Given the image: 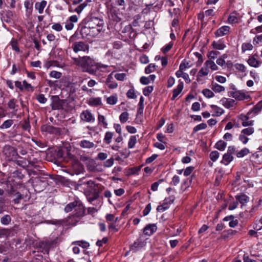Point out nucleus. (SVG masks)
<instances>
[{
	"mask_svg": "<svg viewBox=\"0 0 262 262\" xmlns=\"http://www.w3.org/2000/svg\"><path fill=\"white\" fill-rule=\"evenodd\" d=\"M184 84L182 81H180L177 87L173 91V95L171 99L174 100L182 91Z\"/></svg>",
	"mask_w": 262,
	"mask_h": 262,
	"instance_id": "obj_16",
	"label": "nucleus"
},
{
	"mask_svg": "<svg viewBox=\"0 0 262 262\" xmlns=\"http://www.w3.org/2000/svg\"><path fill=\"white\" fill-rule=\"evenodd\" d=\"M261 109L262 101H260L248 112V115H251L252 117H254L261 111Z\"/></svg>",
	"mask_w": 262,
	"mask_h": 262,
	"instance_id": "obj_10",
	"label": "nucleus"
},
{
	"mask_svg": "<svg viewBox=\"0 0 262 262\" xmlns=\"http://www.w3.org/2000/svg\"><path fill=\"white\" fill-rule=\"evenodd\" d=\"M47 2L46 1H42L40 2H37L35 5V8L38 10L39 14L43 13V10L47 5Z\"/></svg>",
	"mask_w": 262,
	"mask_h": 262,
	"instance_id": "obj_18",
	"label": "nucleus"
},
{
	"mask_svg": "<svg viewBox=\"0 0 262 262\" xmlns=\"http://www.w3.org/2000/svg\"><path fill=\"white\" fill-rule=\"evenodd\" d=\"M256 56H257V55L254 54L249 58L247 62L250 66L254 68H258L261 64V62L256 59Z\"/></svg>",
	"mask_w": 262,
	"mask_h": 262,
	"instance_id": "obj_13",
	"label": "nucleus"
},
{
	"mask_svg": "<svg viewBox=\"0 0 262 262\" xmlns=\"http://www.w3.org/2000/svg\"><path fill=\"white\" fill-rule=\"evenodd\" d=\"M145 242L138 239L131 246L130 250L136 252L145 247Z\"/></svg>",
	"mask_w": 262,
	"mask_h": 262,
	"instance_id": "obj_8",
	"label": "nucleus"
},
{
	"mask_svg": "<svg viewBox=\"0 0 262 262\" xmlns=\"http://www.w3.org/2000/svg\"><path fill=\"white\" fill-rule=\"evenodd\" d=\"M211 89L215 93H220L225 90V88L216 83H212Z\"/></svg>",
	"mask_w": 262,
	"mask_h": 262,
	"instance_id": "obj_24",
	"label": "nucleus"
},
{
	"mask_svg": "<svg viewBox=\"0 0 262 262\" xmlns=\"http://www.w3.org/2000/svg\"><path fill=\"white\" fill-rule=\"evenodd\" d=\"M253 117L251 115H248V113L246 115L241 114L239 116V119L242 121V124L243 126H252L254 124V121L250 120V118Z\"/></svg>",
	"mask_w": 262,
	"mask_h": 262,
	"instance_id": "obj_7",
	"label": "nucleus"
},
{
	"mask_svg": "<svg viewBox=\"0 0 262 262\" xmlns=\"http://www.w3.org/2000/svg\"><path fill=\"white\" fill-rule=\"evenodd\" d=\"M191 67V65L189 62L186 61V60H184L180 65V69L183 70L185 71L186 69L189 68Z\"/></svg>",
	"mask_w": 262,
	"mask_h": 262,
	"instance_id": "obj_43",
	"label": "nucleus"
},
{
	"mask_svg": "<svg viewBox=\"0 0 262 262\" xmlns=\"http://www.w3.org/2000/svg\"><path fill=\"white\" fill-rule=\"evenodd\" d=\"M3 153L10 160L15 159L18 156L17 150L10 145H6L4 147Z\"/></svg>",
	"mask_w": 262,
	"mask_h": 262,
	"instance_id": "obj_3",
	"label": "nucleus"
},
{
	"mask_svg": "<svg viewBox=\"0 0 262 262\" xmlns=\"http://www.w3.org/2000/svg\"><path fill=\"white\" fill-rule=\"evenodd\" d=\"M126 76L125 73H117L115 75V77L118 80L123 81Z\"/></svg>",
	"mask_w": 262,
	"mask_h": 262,
	"instance_id": "obj_58",
	"label": "nucleus"
},
{
	"mask_svg": "<svg viewBox=\"0 0 262 262\" xmlns=\"http://www.w3.org/2000/svg\"><path fill=\"white\" fill-rule=\"evenodd\" d=\"M239 140L243 144H246L249 140V138L246 137V135H245L243 133H241L239 136Z\"/></svg>",
	"mask_w": 262,
	"mask_h": 262,
	"instance_id": "obj_53",
	"label": "nucleus"
},
{
	"mask_svg": "<svg viewBox=\"0 0 262 262\" xmlns=\"http://www.w3.org/2000/svg\"><path fill=\"white\" fill-rule=\"evenodd\" d=\"M234 68L236 70L241 71L242 72H245L246 71V67L242 63H236L234 64Z\"/></svg>",
	"mask_w": 262,
	"mask_h": 262,
	"instance_id": "obj_50",
	"label": "nucleus"
},
{
	"mask_svg": "<svg viewBox=\"0 0 262 262\" xmlns=\"http://www.w3.org/2000/svg\"><path fill=\"white\" fill-rule=\"evenodd\" d=\"M41 130L43 132L53 134L56 135H60L61 132L59 128L48 124L43 125L41 127Z\"/></svg>",
	"mask_w": 262,
	"mask_h": 262,
	"instance_id": "obj_4",
	"label": "nucleus"
},
{
	"mask_svg": "<svg viewBox=\"0 0 262 262\" xmlns=\"http://www.w3.org/2000/svg\"><path fill=\"white\" fill-rule=\"evenodd\" d=\"M15 198L13 199V201L15 204H18L20 202V200L23 199L22 195L19 192H17L14 194Z\"/></svg>",
	"mask_w": 262,
	"mask_h": 262,
	"instance_id": "obj_48",
	"label": "nucleus"
},
{
	"mask_svg": "<svg viewBox=\"0 0 262 262\" xmlns=\"http://www.w3.org/2000/svg\"><path fill=\"white\" fill-rule=\"evenodd\" d=\"M81 218V217L79 216L78 217L77 216V215L74 214L72 216H70L69 218V219L68 220V222L69 223V224L72 226H75L76 225L77 223H78L80 221Z\"/></svg>",
	"mask_w": 262,
	"mask_h": 262,
	"instance_id": "obj_25",
	"label": "nucleus"
},
{
	"mask_svg": "<svg viewBox=\"0 0 262 262\" xmlns=\"http://www.w3.org/2000/svg\"><path fill=\"white\" fill-rule=\"evenodd\" d=\"M227 57L226 54H223L221 57L217 59L216 63L219 66H224L225 64V58H227Z\"/></svg>",
	"mask_w": 262,
	"mask_h": 262,
	"instance_id": "obj_46",
	"label": "nucleus"
},
{
	"mask_svg": "<svg viewBox=\"0 0 262 262\" xmlns=\"http://www.w3.org/2000/svg\"><path fill=\"white\" fill-rule=\"evenodd\" d=\"M203 95L208 98H210L214 96V93L209 89H206L203 91Z\"/></svg>",
	"mask_w": 262,
	"mask_h": 262,
	"instance_id": "obj_39",
	"label": "nucleus"
},
{
	"mask_svg": "<svg viewBox=\"0 0 262 262\" xmlns=\"http://www.w3.org/2000/svg\"><path fill=\"white\" fill-rule=\"evenodd\" d=\"M11 221V217L8 214H6V215H4L1 219V223L4 225H8V224H10Z\"/></svg>",
	"mask_w": 262,
	"mask_h": 262,
	"instance_id": "obj_32",
	"label": "nucleus"
},
{
	"mask_svg": "<svg viewBox=\"0 0 262 262\" xmlns=\"http://www.w3.org/2000/svg\"><path fill=\"white\" fill-rule=\"evenodd\" d=\"M80 119L84 122L92 123L95 120L94 115L89 110L83 111L80 114Z\"/></svg>",
	"mask_w": 262,
	"mask_h": 262,
	"instance_id": "obj_6",
	"label": "nucleus"
},
{
	"mask_svg": "<svg viewBox=\"0 0 262 262\" xmlns=\"http://www.w3.org/2000/svg\"><path fill=\"white\" fill-rule=\"evenodd\" d=\"M75 213L74 214L77 215V216H79L82 217L84 214V206L78 201V204L75 208Z\"/></svg>",
	"mask_w": 262,
	"mask_h": 262,
	"instance_id": "obj_15",
	"label": "nucleus"
},
{
	"mask_svg": "<svg viewBox=\"0 0 262 262\" xmlns=\"http://www.w3.org/2000/svg\"><path fill=\"white\" fill-rule=\"evenodd\" d=\"M194 169V167L192 166H189L187 167L184 172V174L185 176H189Z\"/></svg>",
	"mask_w": 262,
	"mask_h": 262,
	"instance_id": "obj_62",
	"label": "nucleus"
},
{
	"mask_svg": "<svg viewBox=\"0 0 262 262\" xmlns=\"http://www.w3.org/2000/svg\"><path fill=\"white\" fill-rule=\"evenodd\" d=\"M62 74L60 72L56 71H52L50 73V76L51 77L59 79L61 77Z\"/></svg>",
	"mask_w": 262,
	"mask_h": 262,
	"instance_id": "obj_49",
	"label": "nucleus"
},
{
	"mask_svg": "<svg viewBox=\"0 0 262 262\" xmlns=\"http://www.w3.org/2000/svg\"><path fill=\"white\" fill-rule=\"evenodd\" d=\"M52 107L53 110H59L62 108V101L57 96H54L52 98Z\"/></svg>",
	"mask_w": 262,
	"mask_h": 262,
	"instance_id": "obj_11",
	"label": "nucleus"
},
{
	"mask_svg": "<svg viewBox=\"0 0 262 262\" xmlns=\"http://www.w3.org/2000/svg\"><path fill=\"white\" fill-rule=\"evenodd\" d=\"M253 228L255 230L257 231L260 230L262 229V218H261L258 222L256 223L254 226Z\"/></svg>",
	"mask_w": 262,
	"mask_h": 262,
	"instance_id": "obj_52",
	"label": "nucleus"
},
{
	"mask_svg": "<svg viewBox=\"0 0 262 262\" xmlns=\"http://www.w3.org/2000/svg\"><path fill=\"white\" fill-rule=\"evenodd\" d=\"M153 90H154L153 86H147L143 90V93L144 96H147L152 92Z\"/></svg>",
	"mask_w": 262,
	"mask_h": 262,
	"instance_id": "obj_47",
	"label": "nucleus"
},
{
	"mask_svg": "<svg viewBox=\"0 0 262 262\" xmlns=\"http://www.w3.org/2000/svg\"><path fill=\"white\" fill-rule=\"evenodd\" d=\"M204 66H205L206 67H207L208 69L209 68L211 69L213 71H215L218 69L217 66L216 65V64L213 62V61L211 60H207L205 63Z\"/></svg>",
	"mask_w": 262,
	"mask_h": 262,
	"instance_id": "obj_26",
	"label": "nucleus"
},
{
	"mask_svg": "<svg viewBox=\"0 0 262 262\" xmlns=\"http://www.w3.org/2000/svg\"><path fill=\"white\" fill-rule=\"evenodd\" d=\"M113 135V133L111 132H107L105 134L104 142L107 144H110L112 141Z\"/></svg>",
	"mask_w": 262,
	"mask_h": 262,
	"instance_id": "obj_31",
	"label": "nucleus"
},
{
	"mask_svg": "<svg viewBox=\"0 0 262 262\" xmlns=\"http://www.w3.org/2000/svg\"><path fill=\"white\" fill-rule=\"evenodd\" d=\"M230 28L228 26H223L217 29L215 34L217 36H222L227 34L229 31Z\"/></svg>",
	"mask_w": 262,
	"mask_h": 262,
	"instance_id": "obj_17",
	"label": "nucleus"
},
{
	"mask_svg": "<svg viewBox=\"0 0 262 262\" xmlns=\"http://www.w3.org/2000/svg\"><path fill=\"white\" fill-rule=\"evenodd\" d=\"M37 100L41 103H45L47 101V99L43 94H39L37 96Z\"/></svg>",
	"mask_w": 262,
	"mask_h": 262,
	"instance_id": "obj_61",
	"label": "nucleus"
},
{
	"mask_svg": "<svg viewBox=\"0 0 262 262\" xmlns=\"http://www.w3.org/2000/svg\"><path fill=\"white\" fill-rule=\"evenodd\" d=\"M241 132L246 136H250L254 133V128L250 126L248 128L243 129Z\"/></svg>",
	"mask_w": 262,
	"mask_h": 262,
	"instance_id": "obj_36",
	"label": "nucleus"
},
{
	"mask_svg": "<svg viewBox=\"0 0 262 262\" xmlns=\"http://www.w3.org/2000/svg\"><path fill=\"white\" fill-rule=\"evenodd\" d=\"M253 46L250 43H243L242 45V50L243 51L251 50Z\"/></svg>",
	"mask_w": 262,
	"mask_h": 262,
	"instance_id": "obj_59",
	"label": "nucleus"
},
{
	"mask_svg": "<svg viewBox=\"0 0 262 262\" xmlns=\"http://www.w3.org/2000/svg\"><path fill=\"white\" fill-rule=\"evenodd\" d=\"M117 97L116 96H111L107 98V103L111 105H114L117 103Z\"/></svg>",
	"mask_w": 262,
	"mask_h": 262,
	"instance_id": "obj_44",
	"label": "nucleus"
},
{
	"mask_svg": "<svg viewBox=\"0 0 262 262\" xmlns=\"http://www.w3.org/2000/svg\"><path fill=\"white\" fill-rule=\"evenodd\" d=\"M126 96L128 98L133 99L136 97L134 90L133 89H130L126 93Z\"/></svg>",
	"mask_w": 262,
	"mask_h": 262,
	"instance_id": "obj_60",
	"label": "nucleus"
},
{
	"mask_svg": "<svg viewBox=\"0 0 262 262\" xmlns=\"http://www.w3.org/2000/svg\"><path fill=\"white\" fill-rule=\"evenodd\" d=\"M168 208V206L165 203L163 205H159L157 208L158 211H164Z\"/></svg>",
	"mask_w": 262,
	"mask_h": 262,
	"instance_id": "obj_63",
	"label": "nucleus"
},
{
	"mask_svg": "<svg viewBox=\"0 0 262 262\" xmlns=\"http://www.w3.org/2000/svg\"><path fill=\"white\" fill-rule=\"evenodd\" d=\"M220 156V153L217 151H213L210 154V159L213 161L215 162L217 160Z\"/></svg>",
	"mask_w": 262,
	"mask_h": 262,
	"instance_id": "obj_41",
	"label": "nucleus"
},
{
	"mask_svg": "<svg viewBox=\"0 0 262 262\" xmlns=\"http://www.w3.org/2000/svg\"><path fill=\"white\" fill-rule=\"evenodd\" d=\"M13 121L11 119L6 120L0 126V128L2 129H7L11 127V126L13 124Z\"/></svg>",
	"mask_w": 262,
	"mask_h": 262,
	"instance_id": "obj_35",
	"label": "nucleus"
},
{
	"mask_svg": "<svg viewBox=\"0 0 262 262\" xmlns=\"http://www.w3.org/2000/svg\"><path fill=\"white\" fill-rule=\"evenodd\" d=\"M98 120L99 123H102L103 126L104 128H107L108 124L107 122L105 121V118L104 116L99 115L98 117Z\"/></svg>",
	"mask_w": 262,
	"mask_h": 262,
	"instance_id": "obj_42",
	"label": "nucleus"
},
{
	"mask_svg": "<svg viewBox=\"0 0 262 262\" xmlns=\"http://www.w3.org/2000/svg\"><path fill=\"white\" fill-rule=\"evenodd\" d=\"M79 145L82 148H91L94 146V144L93 142L86 140H82L80 142Z\"/></svg>",
	"mask_w": 262,
	"mask_h": 262,
	"instance_id": "obj_23",
	"label": "nucleus"
},
{
	"mask_svg": "<svg viewBox=\"0 0 262 262\" xmlns=\"http://www.w3.org/2000/svg\"><path fill=\"white\" fill-rule=\"evenodd\" d=\"M209 72V69H208L207 67H206L205 66H204L203 67H202L201 70L199 71L197 77L198 79L200 77H202L204 76H206L208 74Z\"/></svg>",
	"mask_w": 262,
	"mask_h": 262,
	"instance_id": "obj_29",
	"label": "nucleus"
},
{
	"mask_svg": "<svg viewBox=\"0 0 262 262\" xmlns=\"http://www.w3.org/2000/svg\"><path fill=\"white\" fill-rule=\"evenodd\" d=\"M173 43L170 42L167 45H166L162 49V51L164 53H166L168 52L172 47Z\"/></svg>",
	"mask_w": 262,
	"mask_h": 262,
	"instance_id": "obj_54",
	"label": "nucleus"
},
{
	"mask_svg": "<svg viewBox=\"0 0 262 262\" xmlns=\"http://www.w3.org/2000/svg\"><path fill=\"white\" fill-rule=\"evenodd\" d=\"M207 126V124L204 123L198 124L193 128L192 133L194 134L200 130L205 129Z\"/></svg>",
	"mask_w": 262,
	"mask_h": 262,
	"instance_id": "obj_34",
	"label": "nucleus"
},
{
	"mask_svg": "<svg viewBox=\"0 0 262 262\" xmlns=\"http://www.w3.org/2000/svg\"><path fill=\"white\" fill-rule=\"evenodd\" d=\"M72 49L75 53L79 51H85L88 50L89 46L82 41L75 42L73 43Z\"/></svg>",
	"mask_w": 262,
	"mask_h": 262,
	"instance_id": "obj_5",
	"label": "nucleus"
},
{
	"mask_svg": "<svg viewBox=\"0 0 262 262\" xmlns=\"http://www.w3.org/2000/svg\"><path fill=\"white\" fill-rule=\"evenodd\" d=\"M113 73L112 72L107 76L105 81V84L111 89H116L118 86V84L114 80Z\"/></svg>",
	"mask_w": 262,
	"mask_h": 262,
	"instance_id": "obj_9",
	"label": "nucleus"
},
{
	"mask_svg": "<svg viewBox=\"0 0 262 262\" xmlns=\"http://www.w3.org/2000/svg\"><path fill=\"white\" fill-rule=\"evenodd\" d=\"M88 25V26H85L81 29L82 33H85L86 35L90 34L91 24L89 23Z\"/></svg>",
	"mask_w": 262,
	"mask_h": 262,
	"instance_id": "obj_57",
	"label": "nucleus"
},
{
	"mask_svg": "<svg viewBox=\"0 0 262 262\" xmlns=\"http://www.w3.org/2000/svg\"><path fill=\"white\" fill-rule=\"evenodd\" d=\"M75 61L77 65L82 69L83 72H87L91 75H95L98 70L102 71L101 69H106L108 67L107 65L97 62L88 56L75 59Z\"/></svg>",
	"mask_w": 262,
	"mask_h": 262,
	"instance_id": "obj_1",
	"label": "nucleus"
},
{
	"mask_svg": "<svg viewBox=\"0 0 262 262\" xmlns=\"http://www.w3.org/2000/svg\"><path fill=\"white\" fill-rule=\"evenodd\" d=\"M230 96L239 101L248 99L250 98L249 95L244 91L237 90L234 88L230 92Z\"/></svg>",
	"mask_w": 262,
	"mask_h": 262,
	"instance_id": "obj_2",
	"label": "nucleus"
},
{
	"mask_svg": "<svg viewBox=\"0 0 262 262\" xmlns=\"http://www.w3.org/2000/svg\"><path fill=\"white\" fill-rule=\"evenodd\" d=\"M211 107L215 113V115H212V116L216 115L219 116L224 113V110L216 105H211Z\"/></svg>",
	"mask_w": 262,
	"mask_h": 262,
	"instance_id": "obj_30",
	"label": "nucleus"
},
{
	"mask_svg": "<svg viewBox=\"0 0 262 262\" xmlns=\"http://www.w3.org/2000/svg\"><path fill=\"white\" fill-rule=\"evenodd\" d=\"M72 244L77 245L82 247L83 248H87L90 246L89 243L84 241H75L73 242Z\"/></svg>",
	"mask_w": 262,
	"mask_h": 262,
	"instance_id": "obj_33",
	"label": "nucleus"
},
{
	"mask_svg": "<svg viewBox=\"0 0 262 262\" xmlns=\"http://www.w3.org/2000/svg\"><path fill=\"white\" fill-rule=\"evenodd\" d=\"M249 153V150L247 148L242 149L236 153V156L238 158H242Z\"/></svg>",
	"mask_w": 262,
	"mask_h": 262,
	"instance_id": "obj_37",
	"label": "nucleus"
},
{
	"mask_svg": "<svg viewBox=\"0 0 262 262\" xmlns=\"http://www.w3.org/2000/svg\"><path fill=\"white\" fill-rule=\"evenodd\" d=\"M78 204V201H75L73 202L70 203L66 205L64 208V211L66 212H69L71 211L74 208H75Z\"/></svg>",
	"mask_w": 262,
	"mask_h": 262,
	"instance_id": "obj_27",
	"label": "nucleus"
},
{
	"mask_svg": "<svg viewBox=\"0 0 262 262\" xmlns=\"http://www.w3.org/2000/svg\"><path fill=\"white\" fill-rule=\"evenodd\" d=\"M226 146L227 143L225 141L220 140L215 144V147L219 150L223 151Z\"/></svg>",
	"mask_w": 262,
	"mask_h": 262,
	"instance_id": "obj_28",
	"label": "nucleus"
},
{
	"mask_svg": "<svg viewBox=\"0 0 262 262\" xmlns=\"http://www.w3.org/2000/svg\"><path fill=\"white\" fill-rule=\"evenodd\" d=\"M261 42H262V34L261 35L256 36L253 40V43L254 45L258 44Z\"/></svg>",
	"mask_w": 262,
	"mask_h": 262,
	"instance_id": "obj_64",
	"label": "nucleus"
},
{
	"mask_svg": "<svg viewBox=\"0 0 262 262\" xmlns=\"http://www.w3.org/2000/svg\"><path fill=\"white\" fill-rule=\"evenodd\" d=\"M101 99L99 97L91 98L89 101V104L91 106H96L101 105Z\"/></svg>",
	"mask_w": 262,
	"mask_h": 262,
	"instance_id": "obj_21",
	"label": "nucleus"
},
{
	"mask_svg": "<svg viewBox=\"0 0 262 262\" xmlns=\"http://www.w3.org/2000/svg\"><path fill=\"white\" fill-rule=\"evenodd\" d=\"M129 114L127 112L122 113L119 117L120 121L121 123H124L128 119Z\"/></svg>",
	"mask_w": 262,
	"mask_h": 262,
	"instance_id": "obj_38",
	"label": "nucleus"
},
{
	"mask_svg": "<svg viewBox=\"0 0 262 262\" xmlns=\"http://www.w3.org/2000/svg\"><path fill=\"white\" fill-rule=\"evenodd\" d=\"M156 66L154 64H149L145 69V72L146 74H149L155 70Z\"/></svg>",
	"mask_w": 262,
	"mask_h": 262,
	"instance_id": "obj_45",
	"label": "nucleus"
},
{
	"mask_svg": "<svg viewBox=\"0 0 262 262\" xmlns=\"http://www.w3.org/2000/svg\"><path fill=\"white\" fill-rule=\"evenodd\" d=\"M157 230V226L155 224H149L147 225L143 230L145 235H150Z\"/></svg>",
	"mask_w": 262,
	"mask_h": 262,
	"instance_id": "obj_14",
	"label": "nucleus"
},
{
	"mask_svg": "<svg viewBox=\"0 0 262 262\" xmlns=\"http://www.w3.org/2000/svg\"><path fill=\"white\" fill-rule=\"evenodd\" d=\"M221 103L227 108L233 107L235 105V102L233 99L223 98L220 100Z\"/></svg>",
	"mask_w": 262,
	"mask_h": 262,
	"instance_id": "obj_12",
	"label": "nucleus"
},
{
	"mask_svg": "<svg viewBox=\"0 0 262 262\" xmlns=\"http://www.w3.org/2000/svg\"><path fill=\"white\" fill-rule=\"evenodd\" d=\"M233 160V157L231 155L226 153L223 155L221 163L225 165H228Z\"/></svg>",
	"mask_w": 262,
	"mask_h": 262,
	"instance_id": "obj_20",
	"label": "nucleus"
},
{
	"mask_svg": "<svg viewBox=\"0 0 262 262\" xmlns=\"http://www.w3.org/2000/svg\"><path fill=\"white\" fill-rule=\"evenodd\" d=\"M235 198L242 205H245L249 201V197L244 194L237 195L235 196Z\"/></svg>",
	"mask_w": 262,
	"mask_h": 262,
	"instance_id": "obj_22",
	"label": "nucleus"
},
{
	"mask_svg": "<svg viewBox=\"0 0 262 262\" xmlns=\"http://www.w3.org/2000/svg\"><path fill=\"white\" fill-rule=\"evenodd\" d=\"M91 32H92V34L91 35L94 36L97 35L100 32V29L98 28L97 27L92 26L91 25L90 28Z\"/></svg>",
	"mask_w": 262,
	"mask_h": 262,
	"instance_id": "obj_56",
	"label": "nucleus"
},
{
	"mask_svg": "<svg viewBox=\"0 0 262 262\" xmlns=\"http://www.w3.org/2000/svg\"><path fill=\"white\" fill-rule=\"evenodd\" d=\"M87 3L85 2L81 4L77 8H76L75 10V11L77 13L79 14L83 9L86 6Z\"/></svg>",
	"mask_w": 262,
	"mask_h": 262,
	"instance_id": "obj_55",
	"label": "nucleus"
},
{
	"mask_svg": "<svg viewBox=\"0 0 262 262\" xmlns=\"http://www.w3.org/2000/svg\"><path fill=\"white\" fill-rule=\"evenodd\" d=\"M212 46L214 49L220 50L224 49L226 47L224 41L222 40H219L216 41H214L212 43Z\"/></svg>",
	"mask_w": 262,
	"mask_h": 262,
	"instance_id": "obj_19",
	"label": "nucleus"
},
{
	"mask_svg": "<svg viewBox=\"0 0 262 262\" xmlns=\"http://www.w3.org/2000/svg\"><path fill=\"white\" fill-rule=\"evenodd\" d=\"M219 53L218 51H211L208 53V57L211 60V59H214L216 58Z\"/></svg>",
	"mask_w": 262,
	"mask_h": 262,
	"instance_id": "obj_51",
	"label": "nucleus"
},
{
	"mask_svg": "<svg viewBox=\"0 0 262 262\" xmlns=\"http://www.w3.org/2000/svg\"><path fill=\"white\" fill-rule=\"evenodd\" d=\"M137 141V138L135 136H131L128 143V147L129 148H132L135 146Z\"/></svg>",
	"mask_w": 262,
	"mask_h": 262,
	"instance_id": "obj_40",
	"label": "nucleus"
}]
</instances>
